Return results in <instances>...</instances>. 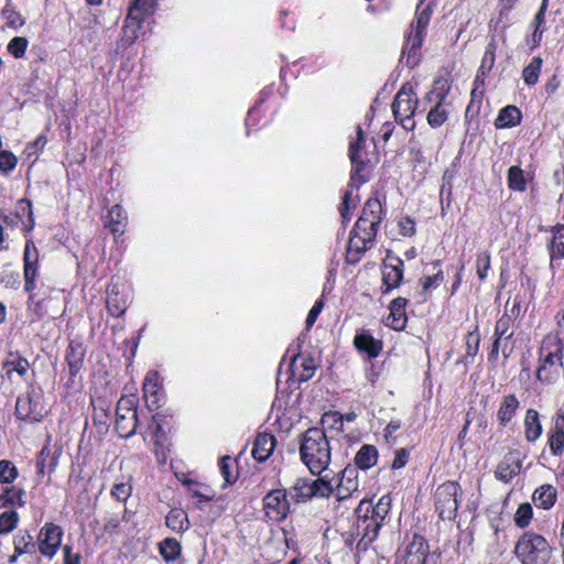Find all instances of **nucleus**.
I'll return each mask as SVG.
<instances>
[{"instance_id": "1", "label": "nucleus", "mask_w": 564, "mask_h": 564, "mask_svg": "<svg viewBox=\"0 0 564 564\" xmlns=\"http://www.w3.org/2000/svg\"><path fill=\"white\" fill-rule=\"evenodd\" d=\"M365 142L362 129L358 126L356 128V138L349 143V159L352 165L351 183L349 188L346 191L343 197V203L339 207V212L344 220L350 219V210L355 209L357 206V202L354 197L355 187L358 188L367 181V176L364 172L366 171L370 160L365 149Z\"/></svg>"}, {"instance_id": "2", "label": "nucleus", "mask_w": 564, "mask_h": 564, "mask_svg": "<svg viewBox=\"0 0 564 564\" xmlns=\"http://www.w3.org/2000/svg\"><path fill=\"white\" fill-rule=\"evenodd\" d=\"M302 462L313 475H321L330 463V445L321 429H308L302 436L300 446Z\"/></svg>"}, {"instance_id": "3", "label": "nucleus", "mask_w": 564, "mask_h": 564, "mask_svg": "<svg viewBox=\"0 0 564 564\" xmlns=\"http://www.w3.org/2000/svg\"><path fill=\"white\" fill-rule=\"evenodd\" d=\"M432 14L431 1L420 0L416 8V17L410 26V32L405 36V43L402 51V57L409 67H414L420 61V52L426 28Z\"/></svg>"}, {"instance_id": "4", "label": "nucleus", "mask_w": 564, "mask_h": 564, "mask_svg": "<svg viewBox=\"0 0 564 564\" xmlns=\"http://www.w3.org/2000/svg\"><path fill=\"white\" fill-rule=\"evenodd\" d=\"M514 554L521 564H547L553 549L543 535L528 531L519 538Z\"/></svg>"}, {"instance_id": "5", "label": "nucleus", "mask_w": 564, "mask_h": 564, "mask_svg": "<svg viewBox=\"0 0 564 564\" xmlns=\"http://www.w3.org/2000/svg\"><path fill=\"white\" fill-rule=\"evenodd\" d=\"M419 106V98L411 83H404L397 93L392 102V111L395 121L405 130L415 128L414 115Z\"/></svg>"}, {"instance_id": "6", "label": "nucleus", "mask_w": 564, "mask_h": 564, "mask_svg": "<svg viewBox=\"0 0 564 564\" xmlns=\"http://www.w3.org/2000/svg\"><path fill=\"white\" fill-rule=\"evenodd\" d=\"M333 491V486L324 478H297L286 490L291 502L294 503H305L314 497L327 498Z\"/></svg>"}, {"instance_id": "7", "label": "nucleus", "mask_w": 564, "mask_h": 564, "mask_svg": "<svg viewBox=\"0 0 564 564\" xmlns=\"http://www.w3.org/2000/svg\"><path fill=\"white\" fill-rule=\"evenodd\" d=\"M448 90L449 86L446 82L437 80L434 83L433 89L426 95L430 101H435L426 117L427 123L433 129L440 128L448 119L451 107V102L446 100Z\"/></svg>"}, {"instance_id": "8", "label": "nucleus", "mask_w": 564, "mask_h": 564, "mask_svg": "<svg viewBox=\"0 0 564 564\" xmlns=\"http://www.w3.org/2000/svg\"><path fill=\"white\" fill-rule=\"evenodd\" d=\"M262 510L269 521L285 520L291 511V500L286 490L278 488L268 491L262 498Z\"/></svg>"}, {"instance_id": "9", "label": "nucleus", "mask_w": 564, "mask_h": 564, "mask_svg": "<svg viewBox=\"0 0 564 564\" xmlns=\"http://www.w3.org/2000/svg\"><path fill=\"white\" fill-rule=\"evenodd\" d=\"M459 485L456 481H447L440 485L435 491V507L443 520H452L458 509Z\"/></svg>"}, {"instance_id": "10", "label": "nucleus", "mask_w": 564, "mask_h": 564, "mask_svg": "<svg viewBox=\"0 0 564 564\" xmlns=\"http://www.w3.org/2000/svg\"><path fill=\"white\" fill-rule=\"evenodd\" d=\"M116 430L120 437L129 438L135 434L138 412L134 398H121L116 410Z\"/></svg>"}, {"instance_id": "11", "label": "nucleus", "mask_w": 564, "mask_h": 564, "mask_svg": "<svg viewBox=\"0 0 564 564\" xmlns=\"http://www.w3.org/2000/svg\"><path fill=\"white\" fill-rule=\"evenodd\" d=\"M376 235L375 229H358L357 225H355L347 246V262L351 264L359 262L364 253L371 248Z\"/></svg>"}, {"instance_id": "12", "label": "nucleus", "mask_w": 564, "mask_h": 564, "mask_svg": "<svg viewBox=\"0 0 564 564\" xmlns=\"http://www.w3.org/2000/svg\"><path fill=\"white\" fill-rule=\"evenodd\" d=\"M64 530L53 523L46 522L36 536L37 550L44 557L52 560L62 545Z\"/></svg>"}, {"instance_id": "13", "label": "nucleus", "mask_w": 564, "mask_h": 564, "mask_svg": "<svg viewBox=\"0 0 564 564\" xmlns=\"http://www.w3.org/2000/svg\"><path fill=\"white\" fill-rule=\"evenodd\" d=\"M40 252L32 239L25 241L23 251V274L24 290L29 293L36 288V279L39 276Z\"/></svg>"}, {"instance_id": "14", "label": "nucleus", "mask_w": 564, "mask_h": 564, "mask_svg": "<svg viewBox=\"0 0 564 564\" xmlns=\"http://www.w3.org/2000/svg\"><path fill=\"white\" fill-rule=\"evenodd\" d=\"M15 414L23 421L40 422L44 415L40 398L30 392L20 395L15 403Z\"/></svg>"}, {"instance_id": "15", "label": "nucleus", "mask_w": 564, "mask_h": 564, "mask_svg": "<svg viewBox=\"0 0 564 564\" xmlns=\"http://www.w3.org/2000/svg\"><path fill=\"white\" fill-rule=\"evenodd\" d=\"M106 307L111 316H122L129 306V295L117 283H110L106 291Z\"/></svg>"}, {"instance_id": "16", "label": "nucleus", "mask_w": 564, "mask_h": 564, "mask_svg": "<svg viewBox=\"0 0 564 564\" xmlns=\"http://www.w3.org/2000/svg\"><path fill=\"white\" fill-rule=\"evenodd\" d=\"M358 470L354 466H347L341 470L338 484L333 494L335 492L337 500L343 501L352 497V495L358 491Z\"/></svg>"}, {"instance_id": "17", "label": "nucleus", "mask_w": 564, "mask_h": 564, "mask_svg": "<svg viewBox=\"0 0 564 564\" xmlns=\"http://www.w3.org/2000/svg\"><path fill=\"white\" fill-rule=\"evenodd\" d=\"M382 219V206L381 202L378 198H369L362 209L361 216L358 218L357 225L358 229L367 228L375 229L378 231V227Z\"/></svg>"}, {"instance_id": "18", "label": "nucleus", "mask_w": 564, "mask_h": 564, "mask_svg": "<svg viewBox=\"0 0 564 564\" xmlns=\"http://www.w3.org/2000/svg\"><path fill=\"white\" fill-rule=\"evenodd\" d=\"M403 261L398 257L388 256L382 267V281L384 292H389L400 285L403 278Z\"/></svg>"}, {"instance_id": "19", "label": "nucleus", "mask_w": 564, "mask_h": 564, "mask_svg": "<svg viewBox=\"0 0 564 564\" xmlns=\"http://www.w3.org/2000/svg\"><path fill=\"white\" fill-rule=\"evenodd\" d=\"M143 395L150 411L161 406V381L156 371L147 373L143 382Z\"/></svg>"}, {"instance_id": "20", "label": "nucleus", "mask_w": 564, "mask_h": 564, "mask_svg": "<svg viewBox=\"0 0 564 564\" xmlns=\"http://www.w3.org/2000/svg\"><path fill=\"white\" fill-rule=\"evenodd\" d=\"M291 378L295 381L303 382L310 380L317 368L315 360L311 357L296 355L292 358L289 366Z\"/></svg>"}, {"instance_id": "21", "label": "nucleus", "mask_w": 564, "mask_h": 564, "mask_svg": "<svg viewBox=\"0 0 564 564\" xmlns=\"http://www.w3.org/2000/svg\"><path fill=\"white\" fill-rule=\"evenodd\" d=\"M25 496L26 492L24 488L14 485V482L0 485V509L8 507H24L26 503Z\"/></svg>"}, {"instance_id": "22", "label": "nucleus", "mask_w": 564, "mask_h": 564, "mask_svg": "<svg viewBox=\"0 0 564 564\" xmlns=\"http://www.w3.org/2000/svg\"><path fill=\"white\" fill-rule=\"evenodd\" d=\"M540 366L536 371L539 380L551 381L552 372L558 373V368L563 366V355L539 351Z\"/></svg>"}, {"instance_id": "23", "label": "nucleus", "mask_w": 564, "mask_h": 564, "mask_svg": "<svg viewBox=\"0 0 564 564\" xmlns=\"http://www.w3.org/2000/svg\"><path fill=\"white\" fill-rule=\"evenodd\" d=\"M86 348L79 340H70L66 350L65 359L72 378L76 377L83 368Z\"/></svg>"}, {"instance_id": "24", "label": "nucleus", "mask_w": 564, "mask_h": 564, "mask_svg": "<svg viewBox=\"0 0 564 564\" xmlns=\"http://www.w3.org/2000/svg\"><path fill=\"white\" fill-rule=\"evenodd\" d=\"M354 345L359 352L366 354L369 358L378 357L382 350V343L367 330L356 334Z\"/></svg>"}, {"instance_id": "25", "label": "nucleus", "mask_w": 564, "mask_h": 564, "mask_svg": "<svg viewBox=\"0 0 564 564\" xmlns=\"http://www.w3.org/2000/svg\"><path fill=\"white\" fill-rule=\"evenodd\" d=\"M369 508L367 506L366 513L362 517H358L357 520V534L361 536L360 542H364L366 545L377 538L382 525L376 519L369 517Z\"/></svg>"}, {"instance_id": "26", "label": "nucleus", "mask_w": 564, "mask_h": 564, "mask_svg": "<svg viewBox=\"0 0 564 564\" xmlns=\"http://www.w3.org/2000/svg\"><path fill=\"white\" fill-rule=\"evenodd\" d=\"M406 300L402 297L394 299L389 306L390 313L386 318V325L394 330H401L405 327Z\"/></svg>"}, {"instance_id": "27", "label": "nucleus", "mask_w": 564, "mask_h": 564, "mask_svg": "<svg viewBox=\"0 0 564 564\" xmlns=\"http://www.w3.org/2000/svg\"><path fill=\"white\" fill-rule=\"evenodd\" d=\"M520 406V402L514 394L505 395L497 411V420L500 426L506 427L511 423Z\"/></svg>"}, {"instance_id": "28", "label": "nucleus", "mask_w": 564, "mask_h": 564, "mask_svg": "<svg viewBox=\"0 0 564 564\" xmlns=\"http://www.w3.org/2000/svg\"><path fill=\"white\" fill-rule=\"evenodd\" d=\"M274 447V436L269 433H260L254 440L252 456L258 462H264L272 455Z\"/></svg>"}, {"instance_id": "29", "label": "nucleus", "mask_w": 564, "mask_h": 564, "mask_svg": "<svg viewBox=\"0 0 564 564\" xmlns=\"http://www.w3.org/2000/svg\"><path fill=\"white\" fill-rule=\"evenodd\" d=\"M497 47H498V45H497L496 40L491 39L489 41V43L487 44V46H486V50H485V53H484L480 66H479L478 72H477V75H476V78H475V84L476 85H479V84L484 85L485 78L487 77L489 72L492 69V67L495 65V61H496Z\"/></svg>"}, {"instance_id": "30", "label": "nucleus", "mask_w": 564, "mask_h": 564, "mask_svg": "<svg viewBox=\"0 0 564 564\" xmlns=\"http://www.w3.org/2000/svg\"><path fill=\"white\" fill-rule=\"evenodd\" d=\"M30 368V362L26 358L22 357L19 352H9L8 357L2 364L4 376L11 379L15 372L20 377H24Z\"/></svg>"}, {"instance_id": "31", "label": "nucleus", "mask_w": 564, "mask_h": 564, "mask_svg": "<svg viewBox=\"0 0 564 564\" xmlns=\"http://www.w3.org/2000/svg\"><path fill=\"white\" fill-rule=\"evenodd\" d=\"M128 224V215L120 205H113L107 216L106 226L110 229L113 236H121L124 232Z\"/></svg>"}, {"instance_id": "32", "label": "nucleus", "mask_w": 564, "mask_h": 564, "mask_svg": "<svg viewBox=\"0 0 564 564\" xmlns=\"http://www.w3.org/2000/svg\"><path fill=\"white\" fill-rule=\"evenodd\" d=\"M524 436L529 443L536 442L543 432L539 412L534 409H528L524 421Z\"/></svg>"}, {"instance_id": "33", "label": "nucleus", "mask_w": 564, "mask_h": 564, "mask_svg": "<svg viewBox=\"0 0 564 564\" xmlns=\"http://www.w3.org/2000/svg\"><path fill=\"white\" fill-rule=\"evenodd\" d=\"M144 20L128 11L122 28L121 41L124 45H131L139 37Z\"/></svg>"}, {"instance_id": "34", "label": "nucleus", "mask_w": 564, "mask_h": 564, "mask_svg": "<svg viewBox=\"0 0 564 564\" xmlns=\"http://www.w3.org/2000/svg\"><path fill=\"white\" fill-rule=\"evenodd\" d=\"M522 119V113L520 109L516 106H507L503 107L496 120H495V127L497 129H509L513 128L518 124H520Z\"/></svg>"}, {"instance_id": "35", "label": "nucleus", "mask_w": 564, "mask_h": 564, "mask_svg": "<svg viewBox=\"0 0 564 564\" xmlns=\"http://www.w3.org/2000/svg\"><path fill=\"white\" fill-rule=\"evenodd\" d=\"M165 524L175 533L183 534L189 529V520L185 510L173 508L165 517Z\"/></svg>"}, {"instance_id": "36", "label": "nucleus", "mask_w": 564, "mask_h": 564, "mask_svg": "<svg viewBox=\"0 0 564 564\" xmlns=\"http://www.w3.org/2000/svg\"><path fill=\"white\" fill-rule=\"evenodd\" d=\"M378 460V451L373 445H362L355 455V467L367 470L376 465Z\"/></svg>"}, {"instance_id": "37", "label": "nucleus", "mask_w": 564, "mask_h": 564, "mask_svg": "<svg viewBox=\"0 0 564 564\" xmlns=\"http://www.w3.org/2000/svg\"><path fill=\"white\" fill-rule=\"evenodd\" d=\"M556 489L551 485H542L533 492L534 503L543 509H550L556 501Z\"/></svg>"}, {"instance_id": "38", "label": "nucleus", "mask_w": 564, "mask_h": 564, "mask_svg": "<svg viewBox=\"0 0 564 564\" xmlns=\"http://www.w3.org/2000/svg\"><path fill=\"white\" fill-rule=\"evenodd\" d=\"M159 552L165 562H174L181 556L182 545L174 538H165L159 543Z\"/></svg>"}, {"instance_id": "39", "label": "nucleus", "mask_w": 564, "mask_h": 564, "mask_svg": "<svg viewBox=\"0 0 564 564\" xmlns=\"http://www.w3.org/2000/svg\"><path fill=\"white\" fill-rule=\"evenodd\" d=\"M521 470V463L516 459L506 458L502 460L496 471L498 479L508 482Z\"/></svg>"}, {"instance_id": "40", "label": "nucleus", "mask_w": 564, "mask_h": 564, "mask_svg": "<svg viewBox=\"0 0 564 564\" xmlns=\"http://www.w3.org/2000/svg\"><path fill=\"white\" fill-rule=\"evenodd\" d=\"M543 65V59L540 56L531 58L530 63L522 70V78L528 86H533L539 82Z\"/></svg>"}, {"instance_id": "41", "label": "nucleus", "mask_w": 564, "mask_h": 564, "mask_svg": "<svg viewBox=\"0 0 564 564\" xmlns=\"http://www.w3.org/2000/svg\"><path fill=\"white\" fill-rule=\"evenodd\" d=\"M547 444L550 446L551 453L554 456H560L564 452V430L556 422L555 426L550 430Z\"/></svg>"}, {"instance_id": "42", "label": "nucleus", "mask_w": 564, "mask_h": 564, "mask_svg": "<svg viewBox=\"0 0 564 564\" xmlns=\"http://www.w3.org/2000/svg\"><path fill=\"white\" fill-rule=\"evenodd\" d=\"M156 6V0H134L128 11L145 20V18L154 13Z\"/></svg>"}, {"instance_id": "43", "label": "nucleus", "mask_w": 564, "mask_h": 564, "mask_svg": "<svg viewBox=\"0 0 564 564\" xmlns=\"http://www.w3.org/2000/svg\"><path fill=\"white\" fill-rule=\"evenodd\" d=\"M356 417L357 415L355 412H348L345 415H341L339 412H328L323 415L322 423L324 425L334 427L337 431H341L344 420L347 422H352L356 420Z\"/></svg>"}, {"instance_id": "44", "label": "nucleus", "mask_w": 564, "mask_h": 564, "mask_svg": "<svg viewBox=\"0 0 564 564\" xmlns=\"http://www.w3.org/2000/svg\"><path fill=\"white\" fill-rule=\"evenodd\" d=\"M13 545L17 555L33 554L35 552V543L30 533H19L13 538Z\"/></svg>"}, {"instance_id": "45", "label": "nucleus", "mask_w": 564, "mask_h": 564, "mask_svg": "<svg viewBox=\"0 0 564 564\" xmlns=\"http://www.w3.org/2000/svg\"><path fill=\"white\" fill-rule=\"evenodd\" d=\"M50 458L51 470L57 465V457L52 454L48 443L43 446L36 457V474L42 477L45 474L46 463Z\"/></svg>"}, {"instance_id": "46", "label": "nucleus", "mask_w": 564, "mask_h": 564, "mask_svg": "<svg viewBox=\"0 0 564 564\" xmlns=\"http://www.w3.org/2000/svg\"><path fill=\"white\" fill-rule=\"evenodd\" d=\"M513 321L509 314H503L496 323L494 336L495 339H509L513 336Z\"/></svg>"}, {"instance_id": "47", "label": "nucleus", "mask_w": 564, "mask_h": 564, "mask_svg": "<svg viewBox=\"0 0 564 564\" xmlns=\"http://www.w3.org/2000/svg\"><path fill=\"white\" fill-rule=\"evenodd\" d=\"M508 186L516 192H524L527 188V178L524 172L519 166H511L508 170Z\"/></svg>"}, {"instance_id": "48", "label": "nucleus", "mask_w": 564, "mask_h": 564, "mask_svg": "<svg viewBox=\"0 0 564 564\" xmlns=\"http://www.w3.org/2000/svg\"><path fill=\"white\" fill-rule=\"evenodd\" d=\"M183 485L186 486L187 490L202 502H207L213 499L212 490L208 487L198 484L192 479H184Z\"/></svg>"}, {"instance_id": "49", "label": "nucleus", "mask_w": 564, "mask_h": 564, "mask_svg": "<svg viewBox=\"0 0 564 564\" xmlns=\"http://www.w3.org/2000/svg\"><path fill=\"white\" fill-rule=\"evenodd\" d=\"M539 351L563 355V341L557 334L550 333L544 336Z\"/></svg>"}, {"instance_id": "50", "label": "nucleus", "mask_w": 564, "mask_h": 564, "mask_svg": "<svg viewBox=\"0 0 564 564\" xmlns=\"http://www.w3.org/2000/svg\"><path fill=\"white\" fill-rule=\"evenodd\" d=\"M20 517L14 510H7L0 513V534L11 533L19 524Z\"/></svg>"}, {"instance_id": "51", "label": "nucleus", "mask_w": 564, "mask_h": 564, "mask_svg": "<svg viewBox=\"0 0 564 564\" xmlns=\"http://www.w3.org/2000/svg\"><path fill=\"white\" fill-rule=\"evenodd\" d=\"M19 477L17 466L8 459L0 460V485L13 484Z\"/></svg>"}, {"instance_id": "52", "label": "nucleus", "mask_w": 564, "mask_h": 564, "mask_svg": "<svg viewBox=\"0 0 564 564\" xmlns=\"http://www.w3.org/2000/svg\"><path fill=\"white\" fill-rule=\"evenodd\" d=\"M391 498L389 496H382L376 506L371 507L369 517L376 519L381 524L389 513Z\"/></svg>"}, {"instance_id": "53", "label": "nucleus", "mask_w": 564, "mask_h": 564, "mask_svg": "<svg viewBox=\"0 0 564 564\" xmlns=\"http://www.w3.org/2000/svg\"><path fill=\"white\" fill-rule=\"evenodd\" d=\"M29 46V41L24 36H15L9 41L7 45V51L14 58H22L25 55L26 48Z\"/></svg>"}, {"instance_id": "54", "label": "nucleus", "mask_w": 564, "mask_h": 564, "mask_svg": "<svg viewBox=\"0 0 564 564\" xmlns=\"http://www.w3.org/2000/svg\"><path fill=\"white\" fill-rule=\"evenodd\" d=\"M533 510L530 503H521L514 514V523L517 527L527 528L532 519Z\"/></svg>"}, {"instance_id": "55", "label": "nucleus", "mask_w": 564, "mask_h": 564, "mask_svg": "<svg viewBox=\"0 0 564 564\" xmlns=\"http://www.w3.org/2000/svg\"><path fill=\"white\" fill-rule=\"evenodd\" d=\"M234 462L230 456H224L219 462L220 474L226 484H232L237 480V475L232 471Z\"/></svg>"}, {"instance_id": "56", "label": "nucleus", "mask_w": 564, "mask_h": 564, "mask_svg": "<svg viewBox=\"0 0 564 564\" xmlns=\"http://www.w3.org/2000/svg\"><path fill=\"white\" fill-rule=\"evenodd\" d=\"M132 486L130 481H120L116 482L111 489V496L118 501H127V499L131 496Z\"/></svg>"}, {"instance_id": "57", "label": "nucleus", "mask_w": 564, "mask_h": 564, "mask_svg": "<svg viewBox=\"0 0 564 564\" xmlns=\"http://www.w3.org/2000/svg\"><path fill=\"white\" fill-rule=\"evenodd\" d=\"M490 269V254L482 251L477 254L476 271L478 278L482 281L487 278L488 270Z\"/></svg>"}, {"instance_id": "58", "label": "nucleus", "mask_w": 564, "mask_h": 564, "mask_svg": "<svg viewBox=\"0 0 564 564\" xmlns=\"http://www.w3.org/2000/svg\"><path fill=\"white\" fill-rule=\"evenodd\" d=\"M480 336L477 330L469 332L466 336V356L474 358L479 349Z\"/></svg>"}, {"instance_id": "59", "label": "nucleus", "mask_w": 564, "mask_h": 564, "mask_svg": "<svg viewBox=\"0 0 564 564\" xmlns=\"http://www.w3.org/2000/svg\"><path fill=\"white\" fill-rule=\"evenodd\" d=\"M3 15L7 20V24L12 29H19L24 25V18L13 9L4 8Z\"/></svg>"}, {"instance_id": "60", "label": "nucleus", "mask_w": 564, "mask_h": 564, "mask_svg": "<svg viewBox=\"0 0 564 564\" xmlns=\"http://www.w3.org/2000/svg\"><path fill=\"white\" fill-rule=\"evenodd\" d=\"M62 550L64 564H80L82 555L79 552H74V549L70 544H65Z\"/></svg>"}, {"instance_id": "61", "label": "nucleus", "mask_w": 564, "mask_h": 564, "mask_svg": "<svg viewBox=\"0 0 564 564\" xmlns=\"http://www.w3.org/2000/svg\"><path fill=\"white\" fill-rule=\"evenodd\" d=\"M17 165V158L8 151L0 152V171L10 172Z\"/></svg>"}, {"instance_id": "62", "label": "nucleus", "mask_w": 564, "mask_h": 564, "mask_svg": "<svg viewBox=\"0 0 564 564\" xmlns=\"http://www.w3.org/2000/svg\"><path fill=\"white\" fill-rule=\"evenodd\" d=\"M444 280L443 272L440 270L437 273L431 276H425L422 280V288L424 291L436 289Z\"/></svg>"}, {"instance_id": "63", "label": "nucleus", "mask_w": 564, "mask_h": 564, "mask_svg": "<svg viewBox=\"0 0 564 564\" xmlns=\"http://www.w3.org/2000/svg\"><path fill=\"white\" fill-rule=\"evenodd\" d=\"M400 234L404 237H411L415 234V223L410 217H404L399 220Z\"/></svg>"}, {"instance_id": "64", "label": "nucleus", "mask_w": 564, "mask_h": 564, "mask_svg": "<svg viewBox=\"0 0 564 564\" xmlns=\"http://www.w3.org/2000/svg\"><path fill=\"white\" fill-rule=\"evenodd\" d=\"M409 460V452L405 448H400L395 452L393 462H392V469H400L403 468Z\"/></svg>"}]
</instances>
